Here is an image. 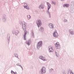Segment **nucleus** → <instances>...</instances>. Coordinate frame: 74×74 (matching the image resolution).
<instances>
[{
	"mask_svg": "<svg viewBox=\"0 0 74 74\" xmlns=\"http://www.w3.org/2000/svg\"><path fill=\"white\" fill-rule=\"evenodd\" d=\"M26 35H23V37L24 38V40H26Z\"/></svg>",
	"mask_w": 74,
	"mask_h": 74,
	"instance_id": "nucleus-26",
	"label": "nucleus"
},
{
	"mask_svg": "<svg viewBox=\"0 0 74 74\" xmlns=\"http://www.w3.org/2000/svg\"><path fill=\"white\" fill-rule=\"evenodd\" d=\"M39 58L40 59H41V60H43V61H46V60H47L46 59H45V58L44 57L42 56H40L39 57Z\"/></svg>",
	"mask_w": 74,
	"mask_h": 74,
	"instance_id": "nucleus-10",
	"label": "nucleus"
},
{
	"mask_svg": "<svg viewBox=\"0 0 74 74\" xmlns=\"http://www.w3.org/2000/svg\"><path fill=\"white\" fill-rule=\"evenodd\" d=\"M55 46L57 49H60V44L58 42H57L55 44Z\"/></svg>",
	"mask_w": 74,
	"mask_h": 74,
	"instance_id": "nucleus-4",
	"label": "nucleus"
},
{
	"mask_svg": "<svg viewBox=\"0 0 74 74\" xmlns=\"http://www.w3.org/2000/svg\"><path fill=\"white\" fill-rule=\"evenodd\" d=\"M11 74H16L17 73L16 72H14L13 71L11 70Z\"/></svg>",
	"mask_w": 74,
	"mask_h": 74,
	"instance_id": "nucleus-20",
	"label": "nucleus"
},
{
	"mask_svg": "<svg viewBox=\"0 0 74 74\" xmlns=\"http://www.w3.org/2000/svg\"><path fill=\"white\" fill-rule=\"evenodd\" d=\"M71 5H73L74 6V2L73 1H72L71 2Z\"/></svg>",
	"mask_w": 74,
	"mask_h": 74,
	"instance_id": "nucleus-24",
	"label": "nucleus"
},
{
	"mask_svg": "<svg viewBox=\"0 0 74 74\" xmlns=\"http://www.w3.org/2000/svg\"><path fill=\"white\" fill-rule=\"evenodd\" d=\"M49 26L50 29H53V24H52L50 23Z\"/></svg>",
	"mask_w": 74,
	"mask_h": 74,
	"instance_id": "nucleus-16",
	"label": "nucleus"
},
{
	"mask_svg": "<svg viewBox=\"0 0 74 74\" xmlns=\"http://www.w3.org/2000/svg\"><path fill=\"white\" fill-rule=\"evenodd\" d=\"M23 29L24 31V35H26V34H27V32L26 30V27L24 25H23Z\"/></svg>",
	"mask_w": 74,
	"mask_h": 74,
	"instance_id": "nucleus-5",
	"label": "nucleus"
},
{
	"mask_svg": "<svg viewBox=\"0 0 74 74\" xmlns=\"http://www.w3.org/2000/svg\"><path fill=\"white\" fill-rule=\"evenodd\" d=\"M52 3L53 4L55 5L56 4V2H55L53 1H52Z\"/></svg>",
	"mask_w": 74,
	"mask_h": 74,
	"instance_id": "nucleus-30",
	"label": "nucleus"
},
{
	"mask_svg": "<svg viewBox=\"0 0 74 74\" xmlns=\"http://www.w3.org/2000/svg\"><path fill=\"white\" fill-rule=\"evenodd\" d=\"M64 22H67V20L66 19H64Z\"/></svg>",
	"mask_w": 74,
	"mask_h": 74,
	"instance_id": "nucleus-29",
	"label": "nucleus"
},
{
	"mask_svg": "<svg viewBox=\"0 0 74 74\" xmlns=\"http://www.w3.org/2000/svg\"><path fill=\"white\" fill-rule=\"evenodd\" d=\"M56 56L57 57H58V53L56 54Z\"/></svg>",
	"mask_w": 74,
	"mask_h": 74,
	"instance_id": "nucleus-34",
	"label": "nucleus"
},
{
	"mask_svg": "<svg viewBox=\"0 0 74 74\" xmlns=\"http://www.w3.org/2000/svg\"><path fill=\"white\" fill-rule=\"evenodd\" d=\"M53 35L54 37H56V38L58 37V32H57V31L56 30L55 32L53 33Z\"/></svg>",
	"mask_w": 74,
	"mask_h": 74,
	"instance_id": "nucleus-6",
	"label": "nucleus"
},
{
	"mask_svg": "<svg viewBox=\"0 0 74 74\" xmlns=\"http://www.w3.org/2000/svg\"><path fill=\"white\" fill-rule=\"evenodd\" d=\"M37 44V48L39 50V49H40V47H41L42 45V41H39L38 42Z\"/></svg>",
	"mask_w": 74,
	"mask_h": 74,
	"instance_id": "nucleus-2",
	"label": "nucleus"
},
{
	"mask_svg": "<svg viewBox=\"0 0 74 74\" xmlns=\"http://www.w3.org/2000/svg\"><path fill=\"white\" fill-rule=\"evenodd\" d=\"M6 19H7V17H6V16L5 15H4L2 17V21L3 22H5L6 21Z\"/></svg>",
	"mask_w": 74,
	"mask_h": 74,
	"instance_id": "nucleus-7",
	"label": "nucleus"
},
{
	"mask_svg": "<svg viewBox=\"0 0 74 74\" xmlns=\"http://www.w3.org/2000/svg\"><path fill=\"white\" fill-rule=\"evenodd\" d=\"M28 16H29V18H28L27 19H30V18H31V16L30 15H29Z\"/></svg>",
	"mask_w": 74,
	"mask_h": 74,
	"instance_id": "nucleus-31",
	"label": "nucleus"
},
{
	"mask_svg": "<svg viewBox=\"0 0 74 74\" xmlns=\"http://www.w3.org/2000/svg\"><path fill=\"white\" fill-rule=\"evenodd\" d=\"M19 33V32L18 31H16L14 34L16 35V36H17L18 35V34Z\"/></svg>",
	"mask_w": 74,
	"mask_h": 74,
	"instance_id": "nucleus-22",
	"label": "nucleus"
},
{
	"mask_svg": "<svg viewBox=\"0 0 74 74\" xmlns=\"http://www.w3.org/2000/svg\"><path fill=\"white\" fill-rule=\"evenodd\" d=\"M40 74H44V73H46V70H43L42 69H41L40 70Z\"/></svg>",
	"mask_w": 74,
	"mask_h": 74,
	"instance_id": "nucleus-8",
	"label": "nucleus"
},
{
	"mask_svg": "<svg viewBox=\"0 0 74 74\" xmlns=\"http://www.w3.org/2000/svg\"><path fill=\"white\" fill-rule=\"evenodd\" d=\"M49 48V52H52V48L51 47V46H49L48 47Z\"/></svg>",
	"mask_w": 74,
	"mask_h": 74,
	"instance_id": "nucleus-14",
	"label": "nucleus"
},
{
	"mask_svg": "<svg viewBox=\"0 0 74 74\" xmlns=\"http://www.w3.org/2000/svg\"><path fill=\"white\" fill-rule=\"evenodd\" d=\"M64 0H61V1H64Z\"/></svg>",
	"mask_w": 74,
	"mask_h": 74,
	"instance_id": "nucleus-40",
	"label": "nucleus"
},
{
	"mask_svg": "<svg viewBox=\"0 0 74 74\" xmlns=\"http://www.w3.org/2000/svg\"><path fill=\"white\" fill-rule=\"evenodd\" d=\"M20 24L21 25H22V27L23 28V26L25 25V27H26V23L25 22H21L20 23Z\"/></svg>",
	"mask_w": 74,
	"mask_h": 74,
	"instance_id": "nucleus-12",
	"label": "nucleus"
},
{
	"mask_svg": "<svg viewBox=\"0 0 74 74\" xmlns=\"http://www.w3.org/2000/svg\"><path fill=\"white\" fill-rule=\"evenodd\" d=\"M16 65H17V66H18V65H19L18 64H16Z\"/></svg>",
	"mask_w": 74,
	"mask_h": 74,
	"instance_id": "nucleus-39",
	"label": "nucleus"
},
{
	"mask_svg": "<svg viewBox=\"0 0 74 74\" xmlns=\"http://www.w3.org/2000/svg\"><path fill=\"white\" fill-rule=\"evenodd\" d=\"M31 34H32V36L33 37H34V31L33 30H32L31 31Z\"/></svg>",
	"mask_w": 74,
	"mask_h": 74,
	"instance_id": "nucleus-21",
	"label": "nucleus"
},
{
	"mask_svg": "<svg viewBox=\"0 0 74 74\" xmlns=\"http://www.w3.org/2000/svg\"><path fill=\"white\" fill-rule=\"evenodd\" d=\"M18 66H20V67H21V65H18Z\"/></svg>",
	"mask_w": 74,
	"mask_h": 74,
	"instance_id": "nucleus-38",
	"label": "nucleus"
},
{
	"mask_svg": "<svg viewBox=\"0 0 74 74\" xmlns=\"http://www.w3.org/2000/svg\"><path fill=\"white\" fill-rule=\"evenodd\" d=\"M36 23L38 26V27H40V26H41V25H42V22H41V20L38 19L37 20Z\"/></svg>",
	"mask_w": 74,
	"mask_h": 74,
	"instance_id": "nucleus-3",
	"label": "nucleus"
},
{
	"mask_svg": "<svg viewBox=\"0 0 74 74\" xmlns=\"http://www.w3.org/2000/svg\"><path fill=\"white\" fill-rule=\"evenodd\" d=\"M7 39L8 42L9 43L10 42V34H8L7 36Z\"/></svg>",
	"mask_w": 74,
	"mask_h": 74,
	"instance_id": "nucleus-9",
	"label": "nucleus"
},
{
	"mask_svg": "<svg viewBox=\"0 0 74 74\" xmlns=\"http://www.w3.org/2000/svg\"><path fill=\"white\" fill-rule=\"evenodd\" d=\"M25 43L27 44V45H28V46L30 45L31 44V40L29 39L28 41H26Z\"/></svg>",
	"mask_w": 74,
	"mask_h": 74,
	"instance_id": "nucleus-11",
	"label": "nucleus"
},
{
	"mask_svg": "<svg viewBox=\"0 0 74 74\" xmlns=\"http://www.w3.org/2000/svg\"><path fill=\"white\" fill-rule=\"evenodd\" d=\"M21 67L22 69V70H23V67H22V66H21Z\"/></svg>",
	"mask_w": 74,
	"mask_h": 74,
	"instance_id": "nucleus-35",
	"label": "nucleus"
},
{
	"mask_svg": "<svg viewBox=\"0 0 74 74\" xmlns=\"http://www.w3.org/2000/svg\"><path fill=\"white\" fill-rule=\"evenodd\" d=\"M63 74H66V73H65V71H64V70L63 71Z\"/></svg>",
	"mask_w": 74,
	"mask_h": 74,
	"instance_id": "nucleus-32",
	"label": "nucleus"
},
{
	"mask_svg": "<svg viewBox=\"0 0 74 74\" xmlns=\"http://www.w3.org/2000/svg\"><path fill=\"white\" fill-rule=\"evenodd\" d=\"M70 11L71 13H73V12H74V9H73V8H72V7H71Z\"/></svg>",
	"mask_w": 74,
	"mask_h": 74,
	"instance_id": "nucleus-17",
	"label": "nucleus"
},
{
	"mask_svg": "<svg viewBox=\"0 0 74 74\" xmlns=\"http://www.w3.org/2000/svg\"><path fill=\"white\" fill-rule=\"evenodd\" d=\"M39 30L41 32H43V31H44V28L42 27H41Z\"/></svg>",
	"mask_w": 74,
	"mask_h": 74,
	"instance_id": "nucleus-18",
	"label": "nucleus"
},
{
	"mask_svg": "<svg viewBox=\"0 0 74 74\" xmlns=\"http://www.w3.org/2000/svg\"><path fill=\"white\" fill-rule=\"evenodd\" d=\"M26 4V5H25L24 6V8H26L27 10H29V7L28 6L27 7V4Z\"/></svg>",
	"mask_w": 74,
	"mask_h": 74,
	"instance_id": "nucleus-15",
	"label": "nucleus"
},
{
	"mask_svg": "<svg viewBox=\"0 0 74 74\" xmlns=\"http://www.w3.org/2000/svg\"><path fill=\"white\" fill-rule=\"evenodd\" d=\"M49 71L50 72H52V71H53V69L51 68V69H49Z\"/></svg>",
	"mask_w": 74,
	"mask_h": 74,
	"instance_id": "nucleus-27",
	"label": "nucleus"
},
{
	"mask_svg": "<svg viewBox=\"0 0 74 74\" xmlns=\"http://www.w3.org/2000/svg\"><path fill=\"white\" fill-rule=\"evenodd\" d=\"M42 69V70H46V69L44 66H43Z\"/></svg>",
	"mask_w": 74,
	"mask_h": 74,
	"instance_id": "nucleus-28",
	"label": "nucleus"
},
{
	"mask_svg": "<svg viewBox=\"0 0 74 74\" xmlns=\"http://www.w3.org/2000/svg\"><path fill=\"white\" fill-rule=\"evenodd\" d=\"M55 52L56 53V54L58 53H57V52H56V51H55Z\"/></svg>",
	"mask_w": 74,
	"mask_h": 74,
	"instance_id": "nucleus-37",
	"label": "nucleus"
},
{
	"mask_svg": "<svg viewBox=\"0 0 74 74\" xmlns=\"http://www.w3.org/2000/svg\"><path fill=\"white\" fill-rule=\"evenodd\" d=\"M16 31L15 29H13L12 31V33L13 34H15V32Z\"/></svg>",
	"mask_w": 74,
	"mask_h": 74,
	"instance_id": "nucleus-25",
	"label": "nucleus"
},
{
	"mask_svg": "<svg viewBox=\"0 0 74 74\" xmlns=\"http://www.w3.org/2000/svg\"><path fill=\"white\" fill-rule=\"evenodd\" d=\"M69 32L71 35H74V32L73 30H69Z\"/></svg>",
	"mask_w": 74,
	"mask_h": 74,
	"instance_id": "nucleus-13",
	"label": "nucleus"
},
{
	"mask_svg": "<svg viewBox=\"0 0 74 74\" xmlns=\"http://www.w3.org/2000/svg\"><path fill=\"white\" fill-rule=\"evenodd\" d=\"M63 6L64 7H69V4H66L63 5Z\"/></svg>",
	"mask_w": 74,
	"mask_h": 74,
	"instance_id": "nucleus-23",
	"label": "nucleus"
},
{
	"mask_svg": "<svg viewBox=\"0 0 74 74\" xmlns=\"http://www.w3.org/2000/svg\"><path fill=\"white\" fill-rule=\"evenodd\" d=\"M39 7H41L42 8H43V7L41 5H40L39 6Z\"/></svg>",
	"mask_w": 74,
	"mask_h": 74,
	"instance_id": "nucleus-33",
	"label": "nucleus"
},
{
	"mask_svg": "<svg viewBox=\"0 0 74 74\" xmlns=\"http://www.w3.org/2000/svg\"><path fill=\"white\" fill-rule=\"evenodd\" d=\"M14 55L15 57H16V58H18L19 59V58H18V54L16 53H14Z\"/></svg>",
	"mask_w": 74,
	"mask_h": 74,
	"instance_id": "nucleus-19",
	"label": "nucleus"
},
{
	"mask_svg": "<svg viewBox=\"0 0 74 74\" xmlns=\"http://www.w3.org/2000/svg\"><path fill=\"white\" fill-rule=\"evenodd\" d=\"M27 18H29V16H28V15H27Z\"/></svg>",
	"mask_w": 74,
	"mask_h": 74,
	"instance_id": "nucleus-36",
	"label": "nucleus"
},
{
	"mask_svg": "<svg viewBox=\"0 0 74 74\" xmlns=\"http://www.w3.org/2000/svg\"><path fill=\"white\" fill-rule=\"evenodd\" d=\"M47 5H48L47 11V13L50 16L49 18H50L51 17V14H50V12H49V10L50 8H51V4L48 2H47Z\"/></svg>",
	"mask_w": 74,
	"mask_h": 74,
	"instance_id": "nucleus-1",
	"label": "nucleus"
}]
</instances>
